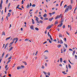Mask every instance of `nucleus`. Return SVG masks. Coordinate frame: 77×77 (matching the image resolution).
Returning a JSON list of instances; mask_svg holds the SVG:
<instances>
[{
	"label": "nucleus",
	"mask_w": 77,
	"mask_h": 77,
	"mask_svg": "<svg viewBox=\"0 0 77 77\" xmlns=\"http://www.w3.org/2000/svg\"><path fill=\"white\" fill-rule=\"evenodd\" d=\"M66 8L65 11V12H68V11H69V10H71V9H72V6L71 5L67 6V5H64V8H66Z\"/></svg>",
	"instance_id": "nucleus-1"
},
{
	"label": "nucleus",
	"mask_w": 77,
	"mask_h": 77,
	"mask_svg": "<svg viewBox=\"0 0 77 77\" xmlns=\"http://www.w3.org/2000/svg\"><path fill=\"white\" fill-rule=\"evenodd\" d=\"M3 4V0H1V3L0 4V8L1 10L2 9V4Z\"/></svg>",
	"instance_id": "nucleus-2"
},
{
	"label": "nucleus",
	"mask_w": 77,
	"mask_h": 77,
	"mask_svg": "<svg viewBox=\"0 0 77 77\" xmlns=\"http://www.w3.org/2000/svg\"><path fill=\"white\" fill-rule=\"evenodd\" d=\"M35 20L37 21V23H39V24H40V23L39 22V18L37 17H36Z\"/></svg>",
	"instance_id": "nucleus-3"
},
{
	"label": "nucleus",
	"mask_w": 77,
	"mask_h": 77,
	"mask_svg": "<svg viewBox=\"0 0 77 77\" xmlns=\"http://www.w3.org/2000/svg\"><path fill=\"white\" fill-rule=\"evenodd\" d=\"M58 17L59 18H62V16H63V15L62 14H60L59 15H58Z\"/></svg>",
	"instance_id": "nucleus-4"
},
{
	"label": "nucleus",
	"mask_w": 77,
	"mask_h": 77,
	"mask_svg": "<svg viewBox=\"0 0 77 77\" xmlns=\"http://www.w3.org/2000/svg\"><path fill=\"white\" fill-rule=\"evenodd\" d=\"M62 25H63V23H61L60 24L58 25L57 27H61V26H62Z\"/></svg>",
	"instance_id": "nucleus-5"
},
{
	"label": "nucleus",
	"mask_w": 77,
	"mask_h": 77,
	"mask_svg": "<svg viewBox=\"0 0 77 77\" xmlns=\"http://www.w3.org/2000/svg\"><path fill=\"white\" fill-rule=\"evenodd\" d=\"M54 19V18L51 17V18H50L49 19V21H51Z\"/></svg>",
	"instance_id": "nucleus-6"
},
{
	"label": "nucleus",
	"mask_w": 77,
	"mask_h": 77,
	"mask_svg": "<svg viewBox=\"0 0 77 77\" xmlns=\"http://www.w3.org/2000/svg\"><path fill=\"white\" fill-rule=\"evenodd\" d=\"M33 28H34V26H33L32 25H31L30 26V29H32V30H34V29H33Z\"/></svg>",
	"instance_id": "nucleus-7"
},
{
	"label": "nucleus",
	"mask_w": 77,
	"mask_h": 77,
	"mask_svg": "<svg viewBox=\"0 0 77 77\" xmlns=\"http://www.w3.org/2000/svg\"><path fill=\"white\" fill-rule=\"evenodd\" d=\"M75 50H74L73 52V53L72 54V55L74 56V54H75Z\"/></svg>",
	"instance_id": "nucleus-8"
},
{
	"label": "nucleus",
	"mask_w": 77,
	"mask_h": 77,
	"mask_svg": "<svg viewBox=\"0 0 77 77\" xmlns=\"http://www.w3.org/2000/svg\"><path fill=\"white\" fill-rule=\"evenodd\" d=\"M20 69H21V68L20 66H18L17 67V69L18 70Z\"/></svg>",
	"instance_id": "nucleus-9"
},
{
	"label": "nucleus",
	"mask_w": 77,
	"mask_h": 77,
	"mask_svg": "<svg viewBox=\"0 0 77 77\" xmlns=\"http://www.w3.org/2000/svg\"><path fill=\"white\" fill-rule=\"evenodd\" d=\"M59 38H61L62 37H63L62 35L60 33L59 35Z\"/></svg>",
	"instance_id": "nucleus-10"
},
{
	"label": "nucleus",
	"mask_w": 77,
	"mask_h": 77,
	"mask_svg": "<svg viewBox=\"0 0 77 77\" xmlns=\"http://www.w3.org/2000/svg\"><path fill=\"white\" fill-rule=\"evenodd\" d=\"M63 52H65L66 50V49H65V46H63Z\"/></svg>",
	"instance_id": "nucleus-11"
},
{
	"label": "nucleus",
	"mask_w": 77,
	"mask_h": 77,
	"mask_svg": "<svg viewBox=\"0 0 77 77\" xmlns=\"http://www.w3.org/2000/svg\"><path fill=\"white\" fill-rule=\"evenodd\" d=\"M68 66L69 68V69H71V65H70L69 64H68Z\"/></svg>",
	"instance_id": "nucleus-12"
},
{
	"label": "nucleus",
	"mask_w": 77,
	"mask_h": 77,
	"mask_svg": "<svg viewBox=\"0 0 77 77\" xmlns=\"http://www.w3.org/2000/svg\"><path fill=\"white\" fill-rule=\"evenodd\" d=\"M43 17H47V14H45L43 15Z\"/></svg>",
	"instance_id": "nucleus-13"
},
{
	"label": "nucleus",
	"mask_w": 77,
	"mask_h": 77,
	"mask_svg": "<svg viewBox=\"0 0 77 77\" xmlns=\"http://www.w3.org/2000/svg\"><path fill=\"white\" fill-rule=\"evenodd\" d=\"M20 67L21 69H22V68H24L25 67L24 66L22 65L20 66Z\"/></svg>",
	"instance_id": "nucleus-14"
},
{
	"label": "nucleus",
	"mask_w": 77,
	"mask_h": 77,
	"mask_svg": "<svg viewBox=\"0 0 77 77\" xmlns=\"http://www.w3.org/2000/svg\"><path fill=\"white\" fill-rule=\"evenodd\" d=\"M18 38H14L13 39V41H14H14H15V40H17V39H18Z\"/></svg>",
	"instance_id": "nucleus-15"
},
{
	"label": "nucleus",
	"mask_w": 77,
	"mask_h": 77,
	"mask_svg": "<svg viewBox=\"0 0 77 77\" xmlns=\"http://www.w3.org/2000/svg\"><path fill=\"white\" fill-rule=\"evenodd\" d=\"M51 28L50 27V26H48L47 28H46V29H48V30H49V29H50Z\"/></svg>",
	"instance_id": "nucleus-16"
},
{
	"label": "nucleus",
	"mask_w": 77,
	"mask_h": 77,
	"mask_svg": "<svg viewBox=\"0 0 77 77\" xmlns=\"http://www.w3.org/2000/svg\"><path fill=\"white\" fill-rule=\"evenodd\" d=\"M2 35H4V36H5V32H2Z\"/></svg>",
	"instance_id": "nucleus-17"
},
{
	"label": "nucleus",
	"mask_w": 77,
	"mask_h": 77,
	"mask_svg": "<svg viewBox=\"0 0 77 77\" xmlns=\"http://www.w3.org/2000/svg\"><path fill=\"white\" fill-rule=\"evenodd\" d=\"M14 48L12 47H11L9 49V51H11Z\"/></svg>",
	"instance_id": "nucleus-18"
},
{
	"label": "nucleus",
	"mask_w": 77,
	"mask_h": 77,
	"mask_svg": "<svg viewBox=\"0 0 77 77\" xmlns=\"http://www.w3.org/2000/svg\"><path fill=\"white\" fill-rule=\"evenodd\" d=\"M62 73H63V74H64V75H65V74H67V73H65V71L62 72Z\"/></svg>",
	"instance_id": "nucleus-19"
},
{
	"label": "nucleus",
	"mask_w": 77,
	"mask_h": 77,
	"mask_svg": "<svg viewBox=\"0 0 77 77\" xmlns=\"http://www.w3.org/2000/svg\"><path fill=\"white\" fill-rule=\"evenodd\" d=\"M11 13H8V17H10V16H11Z\"/></svg>",
	"instance_id": "nucleus-20"
},
{
	"label": "nucleus",
	"mask_w": 77,
	"mask_h": 77,
	"mask_svg": "<svg viewBox=\"0 0 77 77\" xmlns=\"http://www.w3.org/2000/svg\"><path fill=\"white\" fill-rule=\"evenodd\" d=\"M32 23L33 24H35V22H34V20H33V19H32Z\"/></svg>",
	"instance_id": "nucleus-21"
},
{
	"label": "nucleus",
	"mask_w": 77,
	"mask_h": 77,
	"mask_svg": "<svg viewBox=\"0 0 77 77\" xmlns=\"http://www.w3.org/2000/svg\"><path fill=\"white\" fill-rule=\"evenodd\" d=\"M35 30H37V31H38V30H39V28H38V27L35 28Z\"/></svg>",
	"instance_id": "nucleus-22"
},
{
	"label": "nucleus",
	"mask_w": 77,
	"mask_h": 77,
	"mask_svg": "<svg viewBox=\"0 0 77 77\" xmlns=\"http://www.w3.org/2000/svg\"><path fill=\"white\" fill-rule=\"evenodd\" d=\"M5 52H3L2 55V58H3V56L5 54Z\"/></svg>",
	"instance_id": "nucleus-23"
},
{
	"label": "nucleus",
	"mask_w": 77,
	"mask_h": 77,
	"mask_svg": "<svg viewBox=\"0 0 77 77\" xmlns=\"http://www.w3.org/2000/svg\"><path fill=\"white\" fill-rule=\"evenodd\" d=\"M50 39L51 41H53V38H51V36H50Z\"/></svg>",
	"instance_id": "nucleus-24"
},
{
	"label": "nucleus",
	"mask_w": 77,
	"mask_h": 77,
	"mask_svg": "<svg viewBox=\"0 0 77 77\" xmlns=\"http://www.w3.org/2000/svg\"><path fill=\"white\" fill-rule=\"evenodd\" d=\"M63 1H62L60 4V6H62V4H63Z\"/></svg>",
	"instance_id": "nucleus-25"
},
{
	"label": "nucleus",
	"mask_w": 77,
	"mask_h": 77,
	"mask_svg": "<svg viewBox=\"0 0 77 77\" xmlns=\"http://www.w3.org/2000/svg\"><path fill=\"white\" fill-rule=\"evenodd\" d=\"M60 47H61V45H59L57 46V47H58V48H60Z\"/></svg>",
	"instance_id": "nucleus-26"
},
{
	"label": "nucleus",
	"mask_w": 77,
	"mask_h": 77,
	"mask_svg": "<svg viewBox=\"0 0 77 77\" xmlns=\"http://www.w3.org/2000/svg\"><path fill=\"white\" fill-rule=\"evenodd\" d=\"M11 38V37H9L8 38H7L6 39V40L7 41V40H8V39H10V38Z\"/></svg>",
	"instance_id": "nucleus-27"
},
{
	"label": "nucleus",
	"mask_w": 77,
	"mask_h": 77,
	"mask_svg": "<svg viewBox=\"0 0 77 77\" xmlns=\"http://www.w3.org/2000/svg\"><path fill=\"white\" fill-rule=\"evenodd\" d=\"M53 26H54V25L53 24H52L51 25H49V26H50V28H51Z\"/></svg>",
	"instance_id": "nucleus-28"
},
{
	"label": "nucleus",
	"mask_w": 77,
	"mask_h": 77,
	"mask_svg": "<svg viewBox=\"0 0 77 77\" xmlns=\"http://www.w3.org/2000/svg\"><path fill=\"white\" fill-rule=\"evenodd\" d=\"M60 62H62V58H60Z\"/></svg>",
	"instance_id": "nucleus-29"
},
{
	"label": "nucleus",
	"mask_w": 77,
	"mask_h": 77,
	"mask_svg": "<svg viewBox=\"0 0 77 77\" xmlns=\"http://www.w3.org/2000/svg\"><path fill=\"white\" fill-rule=\"evenodd\" d=\"M12 59V56H11L10 57H9L8 58V60H10V59Z\"/></svg>",
	"instance_id": "nucleus-30"
},
{
	"label": "nucleus",
	"mask_w": 77,
	"mask_h": 77,
	"mask_svg": "<svg viewBox=\"0 0 77 77\" xmlns=\"http://www.w3.org/2000/svg\"><path fill=\"white\" fill-rule=\"evenodd\" d=\"M19 7H20V5H18L17 6V7H16V8L17 9H18L19 8Z\"/></svg>",
	"instance_id": "nucleus-31"
},
{
	"label": "nucleus",
	"mask_w": 77,
	"mask_h": 77,
	"mask_svg": "<svg viewBox=\"0 0 77 77\" xmlns=\"http://www.w3.org/2000/svg\"><path fill=\"white\" fill-rule=\"evenodd\" d=\"M23 63L25 65H27V63L26 62H23Z\"/></svg>",
	"instance_id": "nucleus-32"
},
{
	"label": "nucleus",
	"mask_w": 77,
	"mask_h": 77,
	"mask_svg": "<svg viewBox=\"0 0 77 77\" xmlns=\"http://www.w3.org/2000/svg\"><path fill=\"white\" fill-rule=\"evenodd\" d=\"M29 41V40L28 38H26L25 40V41Z\"/></svg>",
	"instance_id": "nucleus-33"
},
{
	"label": "nucleus",
	"mask_w": 77,
	"mask_h": 77,
	"mask_svg": "<svg viewBox=\"0 0 77 77\" xmlns=\"http://www.w3.org/2000/svg\"><path fill=\"white\" fill-rule=\"evenodd\" d=\"M8 55H9V54H7V55L5 56V58H7V57H8Z\"/></svg>",
	"instance_id": "nucleus-34"
},
{
	"label": "nucleus",
	"mask_w": 77,
	"mask_h": 77,
	"mask_svg": "<svg viewBox=\"0 0 77 77\" xmlns=\"http://www.w3.org/2000/svg\"><path fill=\"white\" fill-rule=\"evenodd\" d=\"M58 16H57L55 18V20H57V18H59V17H58Z\"/></svg>",
	"instance_id": "nucleus-35"
},
{
	"label": "nucleus",
	"mask_w": 77,
	"mask_h": 77,
	"mask_svg": "<svg viewBox=\"0 0 77 77\" xmlns=\"http://www.w3.org/2000/svg\"><path fill=\"white\" fill-rule=\"evenodd\" d=\"M29 8V4H28L26 6V8Z\"/></svg>",
	"instance_id": "nucleus-36"
},
{
	"label": "nucleus",
	"mask_w": 77,
	"mask_h": 77,
	"mask_svg": "<svg viewBox=\"0 0 77 77\" xmlns=\"http://www.w3.org/2000/svg\"><path fill=\"white\" fill-rule=\"evenodd\" d=\"M60 44H63V41L62 40H60Z\"/></svg>",
	"instance_id": "nucleus-37"
},
{
	"label": "nucleus",
	"mask_w": 77,
	"mask_h": 77,
	"mask_svg": "<svg viewBox=\"0 0 77 77\" xmlns=\"http://www.w3.org/2000/svg\"><path fill=\"white\" fill-rule=\"evenodd\" d=\"M45 52H47V53H48L49 52L48 50H46L45 51H44V53H45Z\"/></svg>",
	"instance_id": "nucleus-38"
},
{
	"label": "nucleus",
	"mask_w": 77,
	"mask_h": 77,
	"mask_svg": "<svg viewBox=\"0 0 77 77\" xmlns=\"http://www.w3.org/2000/svg\"><path fill=\"white\" fill-rule=\"evenodd\" d=\"M48 36H49L50 37V36H51V35H50V33H49V32H48Z\"/></svg>",
	"instance_id": "nucleus-39"
},
{
	"label": "nucleus",
	"mask_w": 77,
	"mask_h": 77,
	"mask_svg": "<svg viewBox=\"0 0 77 77\" xmlns=\"http://www.w3.org/2000/svg\"><path fill=\"white\" fill-rule=\"evenodd\" d=\"M65 25H63V28L65 29Z\"/></svg>",
	"instance_id": "nucleus-40"
},
{
	"label": "nucleus",
	"mask_w": 77,
	"mask_h": 77,
	"mask_svg": "<svg viewBox=\"0 0 77 77\" xmlns=\"http://www.w3.org/2000/svg\"><path fill=\"white\" fill-rule=\"evenodd\" d=\"M58 24V22L56 21L55 22V24Z\"/></svg>",
	"instance_id": "nucleus-41"
},
{
	"label": "nucleus",
	"mask_w": 77,
	"mask_h": 77,
	"mask_svg": "<svg viewBox=\"0 0 77 77\" xmlns=\"http://www.w3.org/2000/svg\"><path fill=\"white\" fill-rule=\"evenodd\" d=\"M14 43V41H13V42H11L10 43V45H12V44H13V43Z\"/></svg>",
	"instance_id": "nucleus-42"
},
{
	"label": "nucleus",
	"mask_w": 77,
	"mask_h": 77,
	"mask_svg": "<svg viewBox=\"0 0 77 77\" xmlns=\"http://www.w3.org/2000/svg\"><path fill=\"white\" fill-rule=\"evenodd\" d=\"M39 21L40 23H43V21H42V20H40Z\"/></svg>",
	"instance_id": "nucleus-43"
},
{
	"label": "nucleus",
	"mask_w": 77,
	"mask_h": 77,
	"mask_svg": "<svg viewBox=\"0 0 77 77\" xmlns=\"http://www.w3.org/2000/svg\"><path fill=\"white\" fill-rule=\"evenodd\" d=\"M52 15H54V14H56V12H52Z\"/></svg>",
	"instance_id": "nucleus-44"
},
{
	"label": "nucleus",
	"mask_w": 77,
	"mask_h": 77,
	"mask_svg": "<svg viewBox=\"0 0 77 77\" xmlns=\"http://www.w3.org/2000/svg\"><path fill=\"white\" fill-rule=\"evenodd\" d=\"M75 57L76 59H77V56L76 55H75Z\"/></svg>",
	"instance_id": "nucleus-45"
},
{
	"label": "nucleus",
	"mask_w": 77,
	"mask_h": 77,
	"mask_svg": "<svg viewBox=\"0 0 77 77\" xmlns=\"http://www.w3.org/2000/svg\"><path fill=\"white\" fill-rule=\"evenodd\" d=\"M32 6L33 7H35L36 6V5L35 4H33L32 5Z\"/></svg>",
	"instance_id": "nucleus-46"
},
{
	"label": "nucleus",
	"mask_w": 77,
	"mask_h": 77,
	"mask_svg": "<svg viewBox=\"0 0 77 77\" xmlns=\"http://www.w3.org/2000/svg\"><path fill=\"white\" fill-rule=\"evenodd\" d=\"M7 9V8L6 7H5V12H6V9Z\"/></svg>",
	"instance_id": "nucleus-47"
},
{
	"label": "nucleus",
	"mask_w": 77,
	"mask_h": 77,
	"mask_svg": "<svg viewBox=\"0 0 77 77\" xmlns=\"http://www.w3.org/2000/svg\"><path fill=\"white\" fill-rule=\"evenodd\" d=\"M42 69H44L45 68V67L44 66H42Z\"/></svg>",
	"instance_id": "nucleus-48"
},
{
	"label": "nucleus",
	"mask_w": 77,
	"mask_h": 77,
	"mask_svg": "<svg viewBox=\"0 0 77 77\" xmlns=\"http://www.w3.org/2000/svg\"><path fill=\"white\" fill-rule=\"evenodd\" d=\"M2 15H3V10H2L1 12Z\"/></svg>",
	"instance_id": "nucleus-49"
},
{
	"label": "nucleus",
	"mask_w": 77,
	"mask_h": 77,
	"mask_svg": "<svg viewBox=\"0 0 77 77\" xmlns=\"http://www.w3.org/2000/svg\"><path fill=\"white\" fill-rule=\"evenodd\" d=\"M69 51H73L72 50V49H71V48H69Z\"/></svg>",
	"instance_id": "nucleus-50"
},
{
	"label": "nucleus",
	"mask_w": 77,
	"mask_h": 77,
	"mask_svg": "<svg viewBox=\"0 0 77 77\" xmlns=\"http://www.w3.org/2000/svg\"><path fill=\"white\" fill-rule=\"evenodd\" d=\"M66 33L67 35H69V34L68 32V31H66Z\"/></svg>",
	"instance_id": "nucleus-51"
},
{
	"label": "nucleus",
	"mask_w": 77,
	"mask_h": 77,
	"mask_svg": "<svg viewBox=\"0 0 77 77\" xmlns=\"http://www.w3.org/2000/svg\"><path fill=\"white\" fill-rule=\"evenodd\" d=\"M71 3V4H72V3H73V1L72 0H70Z\"/></svg>",
	"instance_id": "nucleus-52"
},
{
	"label": "nucleus",
	"mask_w": 77,
	"mask_h": 77,
	"mask_svg": "<svg viewBox=\"0 0 77 77\" xmlns=\"http://www.w3.org/2000/svg\"><path fill=\"white\" fill-rule=\"evenodd\" d=\"M43 73H44V74H45V75H46V74H47V73H46V72H45V71H43Z\"/></svg>",
	"instance_id": "nucleus-53"
},
{
	"label": "nucleus",
	"mask_w": 77,
	"mask_h": 77,
	"mask_svg": "<svg viewBox=\"0 0 77 77\" xmlns=\"http://www.w3.org/2000/svg\"><path fill=\"white\" fill-rule=\"evenodd\" d=\"M24 1L23 0H22V1L21 4H24Z\"/></svg>",
	"instance_id": "nucleus-54"
},
{
	"label": "nucleus",
	"mask_w": 77,
	"mask_h": 77,
	"mask_svg": "<svg viewBox=\"0 0 77 77\" xmlns=\"http://www.w3.org/2000/svg\"><path fill=\"white\" fill-rule=\"evenodd\" d=\"M49 42L50 43H52L51 41V40H50V39H49Z\"/></svg>",
	"instance_id": "nucleus-55"
},
{
	"label": "nucleus",
	"mask_w": 77,
	"mask_h": 77,
	"mask_svg": "<svg viewBox=\"0 0 77 77\" xmlns=\"http://www.w3.org/2000/svg\"><path fill=\"white\" fill-rule=\"evenodd\" d=\"M8 65H7L5 66V69H6V68H7V67H8Z\"/></svg>",
	"instance_id": "nucleus-56"
},
{
	"label": "nucleus",
	"mask_w": 77,
	"mask_h": 77,
	"mask_svg": "<svg viewBox=\"0 0 77 77\" xmlns=\"http://www.w3.org/2000/svg\"><path fill=\"white\" fill-rule=\"evenodd\" d=\"M38 54V51H36V54H35V56H36Z\"/></svg>",
	"instance_id": "nucleus-57"
},
{
	"label": "nucleus",
	"mask_w": 77,
	"mask_h": 77,
	"mask_svg": "<svg viewBox=\"0 0 77 77\" xmlns=\"http://www.w3.org/2000/svg\"><path fill=\"white\" fill-rule=\"evenodd\" d=\"M48 59V57L47 56H45V59Z\"/></svg>",
	"instance_id": "nucleus-58"
},
{
	"label": "nucleus",
	"mask_w": 77,
	"mask_h": 77,
	"mask_svg": "<svg viewBox=\"0 0 77 77\" xmlns=\"http://www.w3.org/2000/svg\"><path fill=\"white\" fill-rule=\"evenodd\" d=\"M63 62L64 63H66V60H64L63 61Z\"/></svg>",
	"instance_id": "nucleus-59"
},
{
	"label": "nucleus",
	"mask_w": 77,
	"mask_h": 77,
	"mask_svg": "<svg viewBox=\"0 0 77 77\" xmlns=\"http://www.w3.org/2000/svg\"><path fill=\"white\" fill-rule=\"evenodd\" d=\"M48 20V18H45L44 19V20Z\"/></svg>",
	"instance_id": "nucleus-60"
},
{
	"label": "nucleus",
	"mask_w": 77,
	"mask_h": 77,
	"mask_svg": "<svg viewBox=\"0 0 77 77\" xmlns=\"http://www.w3.org/2000/svg\"><path fill=\"white\" fill-rule=\"evenodd\" d=\"M40 18L41 19V20H43V19H44L42 17H40Z\"/></svg>",
	"instance_id": "nucleus-61"
},
{
	"label": "nucleus",
	"mask_w": 77,
	"mask_h": 77,
	"mask_svg": "<svg viewBox=\"0 0 77 77\" xmlns=\"http://www.w3.org/2000/svg\"><path fill=\"white\" fill-rule=\"evenodd\" d=\"M11 11H12V10H9V12H11Z\"/></svg>",
	"instance_id": "nucleus-62"
},
{
	"label": "nucleus",
	"mask_w": 77,
	"mask_h": 77,
	"mask_svg": "<svg viewBox=\"0 0 77 77\" xmlns=\"http://www.w3.org/2000/svg\"><path fill=\"white\" fill-rule=\"evenodd\" d=\"M64 41H66V38H64Z\"/></svg>",
	"instance_id": "nucleus-63"
},
{
	"label": "nucleus",
	"mask_w": 77,
	"mask_h": 77,
	"mask_svg": "<svg viewBox=\"0 0 77 77\" xmlns=\"http://www.w3.org/2000/svg\"><path fill=\"white\" fill-rule=\"evenodd\" d=\"M8 45V43H7V44L5 45V46L7 47Z\"/></svg>",
	"instance_id": "nucleus-64"
}]
</instances>
